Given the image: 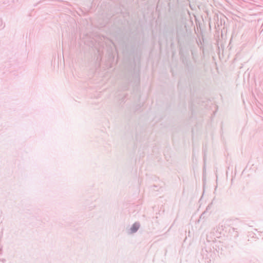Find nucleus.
<instances>
[{
  "instance_id": "nucleus-1",
  "label": "nucleus",
  "mask_w": 263,
  "mask_h": 263,
  "mask_svg": "<svg viewBox=\"0 0 263 263\" xmlns=\"http://www.w3.org/2000/svg\"><path fill=\"white\" fill-rule=\"evenodd\" d=\"M139 226L138 224H134L131 228V231L132 232L134 233L137 231L139 229Z\"/></svg>"
}]
</instances>
